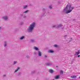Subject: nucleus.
Wrapping results in <instances>:
<instances>
[{
	"mask_svg": "<svg viewBox=\"0 0 80 80\" xmlns=\"http://www.w3.org/2000/svg\"><path fill=\"white\" fill-rule=\"evenodd\" d=\"M74 8V7H72L71 4L70 3H68L67 5L66 8L64 9L62 12L64 13H66L68 14V13L71 12L72 10H73Z\"/></svg>",
	"mask_w": 80,
	"mask_h": 80,
	"instance_id": "1",
	"label": "nucleus"
},
{
	"mask_svg": "<svg viewBox=\"0 0 80 80\" xmlns=\"http://www.w3.org/2000/svg\"><path fill=\"white\" fill-rule=\"evenodd\" d=\"M35 27V22H33L30 25L28 28L27 29L28 32L30 33L33 32L34 28Z\"/></svg>",
	"mask_w": 80,
	"mask_h": 80,
	"instance_id": "2",
	"label": "nucleus"
},
{
	"mask_svg": "<svg viewBox=\"0 0 80 80\" xmlns=\"http://www.w3.org/2000/svg\"><path fill=\"white\" fill-rule=\"evenodd\" d=\"M62 27V25L60 24L58 25H54L52 26L54 28H59L60 27Z\"/></svg>",
	"mask_w": 80,
	"mask_h": 80,
	"instance_id": "3",
	"label": "nucleus"
},
{
	"mask_svg": "<svg viewBox=\"0 0 80 80\" xmlns=\"http://www.w3.org/2000/svg\"><path fill=\"white\" fill-rule=\"evenodd\" d=\"M8 17L7 16H5L2 17L3 19H4L5 20H7Z\"/></svg>",
	"mask_w": 80,
	"mask_h": 80,
	"instance_id": "4",
	"label": "nucleus"
},
{
	"mask_svg": "<svg viewBox=\"0 0 80 80\" xmlns=\"http://www.w3.org/2000/svg\"><path fill=\"white\" fill-rule=\"evenodd\" d=\"M38 54L39 57L42 56V52L40 51H38Z\"/></svg>",
	"mask_w": 80,
	"mask_h": 80,
	"instance_id": "5",
	"label": "nucleus"
},
{
	"mask_svg": "<svg viewBox=\"0 0 80 80\" xmlns=\"http://www.w3.org/2000/svg\"><path fill=\"white\" fill-rule=\"evenodd\" d=\"M80 50H78V52H76V53L75 54V55H78L79 54H80Z\"/></svg>",
	"mask_w": 80,
	"mask_h": 80,
	"instance_id": "6",
	"label": "nucleus"
},
{
	"mask_svg": "<svg viewBox=\"0 0 80 80\" xmlns=\"http://www.w3.org/2000/svg\"><path fill=\"white\" fill-rule=\"evenodd\" d=\"M30 42L32 43H35V42H36V40L35 39H32L30 40Z\"/></svg>",
	"mask_w": 80,
	"mask_h": 80,
	"instance_id": "7",
	"label": "nucleus"
},
{
	"mask_svg": "<svg viewBox=\"0 0 80 80\" xmlns=\"http://www.w3.org/2000/svg\"><path fill=\"white\" fill-rule=\"evenodd\" d=\"M46 65H47V66H50V65H52V64L51 62L47 63L46 64Z\"/></svg>",
	"mask_w": 80,
	"mask_h": 80,
	"instance_id": "8",
	"label": "nucleus"
},
{
	"mask_svg": "<svg viewBox=\"0 0 80 80\" xmlns=\"http://www.w3.org/2000/svg\"><path fill=\"white\" fill-rule=\"evenodd\" d=\"M48 52L49 53H53V52H54V51H53V50H49L48 51Z\"/></svg>",
	"mask_w": 80,
	"mask_h": 80,
	"instance_id": "9",
	"label": "nucleus"
},
{
	"mask_svg": "<svg viewBox=\"0 0 80 80\" xmlns=\"http://www.w3.org/2000/svg\"><path fill=\"white\" fill-rule=\"evenodd\" d=\"M7 42L4 41V47H7Z\"/></svg>",
	"mask_w": 80,
	"mask_h": 80,
	"instance_id": "10",
	"label": "nucleus"
},
{
	"mask_svg": "<svg viewBox=\"0 0 80 80\" xmlns=\"http://www.w3.org/2000/svg\"><path fill=\"white\" fill-rule=\"evenodd\" d=\"M28 7V6L27 5L24 6H23V9H26V8H27Z\"/></svg>",
	"mask_w": 80,
	"mask_h": 80,
	"instance_id": "11",
	"label": "nucleus"
},
{
	"mask_svg": "<svg viewBox=\"0 0 80 80\" xmlns=\"http://www.w3.org/2000/svg\"><path fill=\"white\" fill-rule=\"evenodd\" d=\"M59 77H60V76L57 75V76H56L54 78L55 79H58V78H59Z\"/></svg>",
	"mask_w": 80,
	"mask_h": 80,
	"instance_id": "12",
	"label": "nucleus"
},
{
	"mask_svg": "<svg viewBox=\"0 0 80 80\" xmlns=\"http://www.w3.org/2000/svg\"><path fill=\"white\" fill-rule=\"evenodd\" d=\"M34 50H36L37 51H38L39 50L38 48L35 46L34 47Z\"/></svg>",
	"mask_w": 80,
	"mask_h": 80,
	"instance_id": "13",
	"label": "nucleus"
},
{
	"mask_svg": "<svg viewBox=\"0 0 80 80\" xmlns=\"http://www.w3.org/2000/svg\"><path fill=\"white\" fill-rule=\"evenodd\" d=\"M28 12H29V10H27L24 12H23V13H28Z\"/></svg>",
	"mask_w": 80,
	"mask_h": 80,
	"instance_id": "14",
	"label": "nucleus"
},
{
	"mask_svg": "<svg viewBox=\"0 0 80 80\" xmlns=\"http://www.w3.org/2000/svg\"><path fill=\"white\" fill-rule=\"evenodd\" d=\"M20 70V68L18 67L17 69L14 71V73L17 72L18 71V70Z\"/></svg>",
	"mask_w": 80,
	"mask_h": 80,
	"instance_id": "15",
	"label": "nucleus"
},
{
	"mask_svg": "<svg viewBox=\"0 0 80 80\" xmlns=\"http://www.w3.org/2000/svg\"><path fill=\"white\" fill-rule=\"evenodd\" d=\"M25 38V36H22L20 38V40H23V39H24Z\"/></svg>",
	"mask_w": 80,
	"mask_h": 80,
	"instance_id": "16",
	"label": "nucleus"
},
{
	"mask_svg": "<svg viewBox=\"0 0 80 80\" xmlns=\"http://www.w3.org/2000/svg\"><path fill=\"white\" fill-rule=\"evenodd\" d=\"M49 72H50L51 73H53V70H52V69H50L49 70Z\"/></svg>",
	"mask_w": 80,
	"mask_h": 80,
	"instance_id": "17",
	"label": "nucleus"
},
{
	"mask_svg": "<svg viewBox=\"0 0 80 80\" xmlns=\"http://www.w3.org/2000/svg\"><path fill=\"white\" fill-rule=\"evenodd\" d=\"M60 74L61 75H63V71L62 70L60 71Z\"/></svg>",
	"mask_w": 80,
	"mask_h": 80,
	"instance_id": "18",
	"label": "nucleus"
},
{
	"mask_svg": "<svg viewBox=\"0 0 80 80\" xmlns=\"http://www.w3.org/2000/svg\"><path fill=\"white\" fill-rule=\"evenodd\" d=\"M35 73V71H34L31 72L32 74H33V73Z\"/></svg>",
	"mask_w": 80,
	"mask_h": 80,
	"instance_id": "19",
	"label": "nucleus"
},
{
	"mask_svg": "<svg viewBox=\"0 0 80 80\" xmlns=\"http://www.w3.org/2000/svg\"><path fill=\"white\" fill-rule=\"evenodd\" d=\"M76 77H77V76H71V78H76Z\"/></svg>",
	"mask_w": 80,
	"mask_h": 80,
	"instance_id": "20",
	"label": "nucleus"
},
{
	"mask_svg": "<svg viewBox=\"0 0 80 80\" xmlns=\"http://www.w3.org/2000/svg\"><path fill=\"white\" fill-rule=\"evenodd\" d=\"M22 75V72H19L18 75V76H19L20 75Z\"/></svg>",
	"mask_w": 80,
	"mask_h": 80,
	"instance_id": "21",
	"label": "nucleus"
},
{
	"mask_svg": "<svg viewBox=\"0 0 80 80\" xmlns=\"http://www.w3.org/2000/svg\"><path fill=\"white\" fill-rule=\"evenodd\" d=\"M23 22H22L20 23V25H23Z\"/></svg>",
	"mask_w": 80,
	"mask_h": 80,
	"instance_id": "22",
	"label": "nucleus"
},
{
	"mask_svg": "<svg viewBox=\"0 0 80 80\" xmlns=\"http://www.w3.org/2000/svg\"><path fill=\"white\" fill-rule=\"evenodd\" d=\"M17 63V61H14L13 64L15 65V64H16V63Z\"/></svg>",
	"mask_w": 80,
	"mask_h": 80,
	"instance_id": "23",
	"label": "nucleus"
},
{
	"mask_svg": "<svg viewBox=\"0 0 80 80\" xmlns=\"http://www.w3.org/2000/svg\"><path fill=\"white\" fill-rule=\"evenodd\" d=\"M54 47H58V45H57V44H55L54 45Z\"/></svg>",
	"mask_w": 80,
	"mask_h": 80,
	"instance_id": "24",
	"label": "nucleus"
},
{
	"mask_svg": "<svg viewBox=\"0 0 80 80\" xmlns=\"http://www.w3.org/2000/svg\"><path fill=\"white\" fill-rule=\"evenodd\" d=\"M49 8H50V9H52V6H49Z\"/></svg>",
	"mask_w": 80,
	"mask_h": 80,
	"instance_id": "25",
	"label": "nucleus"
},
{
	"mask_svg": "<svg viewBox=\"0 0 80 80\" xmlns=\"http://www.w3.org/2000/svg\"><path fill=\"white\" fill-rule=\"evenodd\" d=\"M67 35H65L64 37V38H67Z\"/></svg>",
	"mask_w": 80,
	"mask_h": 80,
	"instance_id": "26",
	"label": "nucleus"
},
{
	"mask_svg": "<svg viewBox=\"0 0 80 80\" xmlns=\"http://www.w3.org/2000/svg\"><path fill=\"white\" fill-rule=\"evenodd\" d=\"M6 77V74H4L2 76V77Z\"/></svg>",
	"mask_w": 80,
	"mask_h": 80,
	"instance_id": "27",
	"label": "nucleus"
},
{
	"mask_svg": "<svg viewBox=\"0 0 80 80\" xmlns=\"http://www.w3.org/2000/svg\"><path fill=\"white\" fill-rule=\"evenodd\" d=\"M26 58H29L30 57L28 56H26Z\"/></svg>",
	"mask_w": 80,
	"mask_h": 80,
	"instance_id": "28",
	"label": "nucleus"
},
{
	"mask_svg": "<svg viewBox=\"0 0 80 80\" xmlns=\"http://www.w3.org/2000/svg\"><path fill=\"white\" fill-rule=\"evenodd\" d=\"M34 55H37V52H34Z\"/></svg>",
	"mask_w": 80,
	"mask_h": 80,
	"instance_id": "29",
	"label": "nucleus"
},
{
	"mask_svg": "<svg viewBox=\"0 0 80 80\" xmlns=\"http://www.w3.org/2000/svg\"><path fill=\"white\" fill-rule=\"evenodd\" d=\"M23 18H26V16H25V15L24 16H23Z\"/></svg>",
	"mask_w": 80,
	"mask_h": 80,
	"instance_id": "30",
	"label": "nucleus"
},
{
	"mask_svg": "<svg viewBox=\"0 0 80 80\" xmlns=\"http://www.w3.org/2000/svg\"><path fill=\"white\" fill-rule=\"evenodd\" d=\"M47 55H45L44 56L45 58H47Z\"/></svg>",
	"mask_w": 80,
	"mask_h": 80,
	"instance_id": "31",
	"label": "nucleus"
},
{
	"mask_svg": "<svg viewBox=\"0 0 80 80\" xmlns=\"http://www.w3.org/2000/svg\"><path fill=\"white\" fill-rule=\"evenodd\" d=\"M42 11H43V12H44V11H45V9L44 8L43 9Z\"/></svg>",
	"mask_w": 80,
	"mask_h": 80,
	"instance_id": "32",
	"label": "nucleus"
},
{
	"mask_svg": "<svg viewBox=\"0 0 80 80\" xmlns=\"http://www.w3.org/2000/svg\"><path fill=\"white\" fill-rule=\"evenodd\" d=\"M80 55H78V57L79 58V57H80Z\"/></svg>",
	"mask_w": 80,
	"mask_h": 80,
	"instance_id": "33",
	"label": "nucleus"
},
{
	"mask_svg": "<svg viewBox=\"0 0 80 80\" xmlns=\"http://www.w3.org/2000/svg\"><path fill=\"white\" fill-rule=\"evenodd\" d=\"M72 41V40H70V41H69V42H71V41Z\"/></svg>",
	"mask_w": 80,
	"mask_h": 80,
	"instance_id": "34",
	"label": "nucleus"
},
{
	"mask_svg": "<svg viewBox=\"0 0 80 80\" xmlns=\"http://www.w3.org/2000/svg\"><path fill=\"white\" fill-rule=\"evenodd\" d=\"M1 29H2V27H0V30H1Z\"/></svg>",
	"mask_w": 80,
	"mask_h": 80,
	"instance_id": "35",
	"label": "nucleus"
},
{
	"mask_svg": "<svg viewBox=\"0 0 80 80\" xmlns=\"http://www.w3.org/2000/svg\"><path fill=\"white\" fill-rule=\"evenodd\" d=\"M23 14H21V16H23Z\"/></svg>",
	"mask_w": 80,
	"mask_h": 80,
	"instance_id": "36",
	"label": "nucleus"
},
{
	"mask_svg": "<svg viewBox=\"0 0 80 80\" xmlns=\"http://www.w3.org/2000/svg\"><path fill=\"white\" fill-rule=\"evenodd\" d=\"M29 5H30V6H32V5H31V4H30Z\"/></svg>",
	"mask_w": 80,
	"mask_h": 80,
	"instance_id": "37",
	"label": "nucleus"
},
{
	"mask_svg": "<svg viewBox=\"0 0 80 80\" xmlns=\"http://www.w3.org/2000/svg\"><path fill=\"white\" fill-rule=\"evenodd\" d=\"M56 67H58V66H56Z\"/></svg>",
	"mask_w": 80,
	"mask_h": 80,
	"instance_id": "38",
	"label": "nucleus"
},
{
	"mask_svg": "<svg viewBox=\"0 0 80 80\" xmlns=\"http://www.w3.org/2000/svg\"><path fill=\"white\" fill-rule=\"evenodd\" d=\"M71 39H72V38H71Z\"/></svg>",
	"mask_w": 80,
	"mask_h": 80,
	"instance_id": "39",
	"label": "nucleus"
},
{
	"mask_svg": "<svg viewBox=\"0 0 80 80\" xmlns=\"http://www.w3.org/2000/svg\"><path fill=\"white\" fill-rule=\"evenodd\" d=\"M79 78H80V76L79 77Z\"/></svg>",
	"mask_w": 80,
	"mask_h": 80,
	"instance_id": "40",
	"label": "nucleus"
}]
</instances>
